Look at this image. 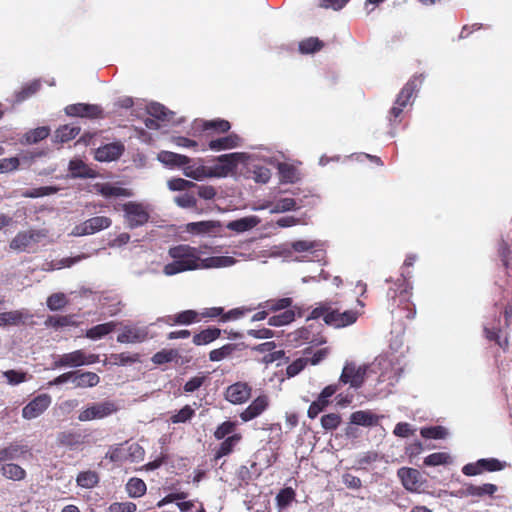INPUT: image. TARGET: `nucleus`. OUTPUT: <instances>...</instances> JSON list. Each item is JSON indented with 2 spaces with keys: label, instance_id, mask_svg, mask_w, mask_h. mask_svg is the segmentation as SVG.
Returning a JSON list of instances; mask_svg holds the SVG:
<instances>
[{
  "label": "nucleus",
  "instance_id": "1",
  "mask_svg": "<svg viewBox=\"0 0 512 512\" xmlns=\"http://www.w3.org/2000/svg\"><path fill=\"white\" fill-rule=\"evenodd\" d=\"M201 254L200 248L187 244L170 247L168 255L173 261L164 266L163 273L166 276H173L185 271L231 267L237 262L232 256H211L202 259Z\"/></svg>",
  "mask_w": 512,
  "mask_h": 512
},
{
  "label": "nucleus",
  "instance_id": "2",
  "mask_svg": "<svg viewBox=\"0 0 512 512\" xmlns=\"http://www.w3.org/2000/svg\"><path fill=\"white\" fill-rule=\"evenodd\" d=\"M144 455L145 451L142 446L138 443H130L126 441L121 444L110 446L105 458L115 463H123L127 461L131 463H139L143 461Z\"/></svg>",
  "mask_w": 512,
  "mask_h": 512
},
{
  "label": "nucleus",
  "instance_id": "3",
  "mask_svg": "<svg viewBox=\"0 0 512 512\" xmlns=\"http://www.w3.org/2000/svg\"><path fill=\"white\" fill-rule=\"evenodd\" d=\"M291 194L292 197L278 198L273 203L265 205L264 208L270 207V213L274 214L295 211L312 204L309 201V195L301 196L298 190H292Z\"/></svg>",
  "mask_w": 512,
  "mask_h": 512
},
{
  "label": "nucleus",
  "instance_id": "4",
  "mask_svg": "<svg viewBox=\"0 0 512 512\" xmlns=\"http://www.w3.org/2000/svg\"><path fill=\"white\" fill-rule=\"evenodd\" d=\"M98 361L95 354H86L83 350L57 355L54 358L53 368H76L94 364Z\"/></svg>",
  "mask_w": 512,
  "mask_h": 512
},
{
  "label": "nucleus",
  "instance_id": "5",
  "mask_svg": "<svg viewBox=\"0 0 512 512\" xmlns=\"http://www.w3.org/2000/svg\"><path fill=\"white\" fill-rule=\"evenodd\" d=\"M422 83V76L414 77L410 81L406 83V85L402 88L400 93L398 94L394 106L391 108L389 112V121L390 123L393 120L397 119L403 109L410 103L411 98L414 93L418 90L419 86Z\"/></svg>",
  "mask_w": 512,
  "mask_h": 512
},
{
  "label": "nucleus",
  "instance_id": "6",
  "mask_svg": "<svg viewBox=\"0 0 512 512\" xmlns=\"http://www.w3.org/2000/svg\"><path fill=\"white\" fill-rule=\"evenodd\" d=\"M248 156L245 153L235 152L217 157V164L210 168L212 178L228 176L239 163L245 162Z\"/></svg>",
  "mask_w": 512,
  "mask_h": 512
},
{
  "label": "nucleus",
  "instance_id": "7",
  "mask_svg": "<svg viewBox=\"0 0 512 512\" xmlns=\"http://www.w3.org/2000/svg\"><path fill=\"white\" fill-rule=\"evenodd\" d=\"M45 237L46 232L44 230L22 231L11 240L10 248L17 252H30Z\"/></svg>",
  "mask_w": 512,
  "mask_h": 512
},
{
  "label": "nucleus",
  "instance_id": "8",
  "mask_svg": "<svg viewBox=\"0 0 512 512\" xmlns=\"http://www.w3.org/2000/svg\"><path fill=\"white\" fill-rule=\"evenodd\" d=\"M367 370V365H357L355 362H346L340 375L339 382L342 384H349L350 387L358 389L365 381Z\"/></svg>",
  "mask_w": 512,
  "mask_h": 512
},
{
  "label": "nucleus",
  "instance_id": "9",
  "mask_svg": "<svg viewBox=\"0 0 512 512\" xmlns=\"http://www.w3.org/2000/svg\"><path fill=\"white\" fill-rule=\"evenodd\" d=\"M112 220L106 216H95L76 225L70 235L75 237L92 235L111 226Z\"/></svg>",
  "mask_w": 512,
  "mask_h": 512
},
{
  "label": "nucleus",
  "instance_id": "10",
  "mask_svg": "<svg viewBox=\"0 0 512 512\" xmlns=\"http://www.w3.org/2000/svg\"><path fill=\"white\" fill-rule=\"evenodd\" d=\"M122 209L130 228L142 226L149 220L147 206L142 203L127 202L123 204Z\"/></svg>",
  "mask_w": 512,
  "mask_h": 512
},
{
  "label": "nucleus",
  "instance_id": "11",
  "mask_svg": "<svg viewBox=\"0 0 512 512\" xmlns=\"http://www.w3.org/2000/svg\"><path fill=\"white\" fill-rule=\"evenodd\" d=\"M407 277H410L409 272H402L401 277L398 278L387 291V297L393 301L392 306L396 305V298L399 297V304L408 302L410 298L409 290L410 284L407 282Z\"/></svg>",
  "mask_w": 512,
  "mask_h": 512
},
{
  "label": "nucleus",
  "instance_id": "12",
  "mask_svg": "<svg viewBox=\"0 0 512 512\" xmlns=\"http://www.w3.org/2000/svg\"><path fill=\"white\" fill-rule=\"evenodd\" d=\"M52 398L48 394H40L31 400L22 409V417L27 420L35 419L50 406Z\"/></svg>",
  "mask_w": 512,
  "mask_h": 512
},
{
  "label": "nucleus",
  "instance_id": "13",
  "mask_svg": "<svg viewBox=\"0 0 512 512\" xmlns=\"http://www.w3.org/2000/svg\"><path fill=\"white\" fill-rule=\"evenodd\" d=\"M403 486L411 492H419L423 486L424 480L421 473L413 468L402 467L397 472Z\"/></svg>",
  "mask_w": 512,
  "mask_h": 512
},
{
  "label": "nucleus",
  "instance_id": "14",
  "mask_svg": "<svg viewBox=\"0 0 512 512\" xmlns=\"http://www.w3.org/2000/svg\"><path fill=\"white\" fill-rule=\"evenodd\" d=\"M115 411V406L111 402H103L94 404L82 410L78 419L82 422L90 421L93 419H102Z\"/></svg>",
  "mask_w": 512,
  "mask_h": 512
},
{
  "label": "nucleus",
  "instance_id": "15",
  "mask_svg": "<svg viewBox=\"0 0 512 512\" xmlns=\"http://www.w3.org/2000/svg\"><path fill=\"white\" fill-rule=\"evenodd\" d=\"M373 367H377L380 371L379 382H388L389 385H394L398 381L400 369L395 367L389 359L377 358Z\"/></svg>",
  "mask_w": 512,
  "mask_h": 512
},
{
  "label": "nucleus",
  "instance_id": "16",
  "mask_svg": "<svg viewBox=\"0 0 512 512\" xmlns=\"http://www.w3.org/2000/svg\"><path fill=\"white\" fill-rule=\"evenodd\" d=\"M183 175L194 179L196 181H202L206 178H212L210 168L204 166L201 160L193 161L189 158L187 164L181 165Z\"/></svg>",
  "mask_w": 512,
  "mask_h": 512
},
{
  "label": "nucleus",
  "instance_id": "17",
  "mask_svg": "<svg viewBox=\"0 0 512 512\" xmlns=\"http://www.w3.org/2000/svg\"><path fill=\"white\" fill-rule=\"evenodd\" d=\"M251 395V387L245 382H237L230 385L226 390V399L233 404L246 402Z\"/></svg>",
  "mask_w": 512,
  "mask_h": 512
},
{
  "label": "nucleus",
  "instance_id": "18",
  "mask_svg": "<svg viewBox=\"0 0 512 512\" xmlns=\"http://www.w3.org/2000/svg\"><path fill=\"white\" fill-rule=\"evenodd\" d=\"M65 113L68 116L96 118L102 113L98 105L77 103L65 107Z\"/></svg>",
  "mask_w": 512,
  "mask_h": 512
},
{
  "label": "nucleus",
  "instance_id": "19",
  "mask_svg": "<svg viewBox=\"0 0 512 512\" xmlns=\"http://www.w3.org/2000/svg\"><path fill=\"white\" fill-rule=\"evenodd\" d=\"M31 318L32 315L26 309L2 312L0 313V327L22 325Z\"/></svg>",
  "mask_w": 512,
  "mask_h": 512
},
{
  "label": "nucleus",
  "instance_id": "20",
  "mask_svg": "<svg viewBox=\"0 0 512 512\" xmlns=\"http://www.w3.org/2000/svg\"><path fill=\"white\" fill-rule=\"evenodd\" d=\"M148 336L147 328L138 326H126L123 331L118 334L117 341L119 343H140Z\"/></svg>",
  "mask_w": 512,
  "mask_h": 512
},
{
  "label": "nucleus",
  "instance_id": "21",
  "mask_svg": "<svg viewBox=\"0 0 512 512\" xmlns=\"http://www.w3.org/2000/svg\"><path fill=\"white\" fill-rule=\"evenodd\" d=\"M124 151L121 143H109L95 151V159L100 162H110L118 159Z\"/></svg>",
  "mask_w": 512,
  "mask_h": 512
},
{
  "label": "nucleus",
  "instance_id": "22",
  "mask_svg": "<svg viewBox=\"0 0 512 512\" xmlns=\"http://www.w3.org/2000/svg\"><path fill=\"white\" fill-rule=\"evenodd\" d=\"M268 407V397L261 395L257 397L241 414L240 418L244 422L253 420L261 415Z\"/></svg>",
  "mask_w": 512,
  "mask_h": 512
},
{
  "label": "nucleus",
  "instance_id": "23",
  "mask_svg": "<svg viewBox=\"0 0 512 512\" xmlns=\"http://www.w3.org/2000/svg\"><path fill=\"white\" fill-rule=\"evenodd\" d=\"M85 438L86 436L79 431H63L57 434V443L69 449H76L85 443Z\"/></svg>",
  "mask_w": 512,
  "mask_h": 512
},
{
  "label": "nucleus",
  "instance_id": "24",
  "mask_svg": "<svg viewBox=\"0 0 512 512\" xmlns=\"http://www.w3.org/2000/svg\"><path fill=\"white\" fill-rule=\"evenodd\" d=\"M96 191L105 198L131 197L132 191L112 183L96 184Z\"/></svg>",
  "mask_w": 512,
  "mask_h": 512
},
{
  "label": "nucleus",
  "instance_id": "25",
  "mask_svg": "<svg viewBox=\"0 0 512 512\" xmlns=\"http://www.w3.org/2000/svg\"><path fill=\"white\" fill-rule=\"evenodd\" d=\"M380 418L381 416L369 410H359L351 414L350 422L359 426L372 427L378 424Z\"/></svg>",
  "mask_w": 512,
  "mask_h": 512
},
{
  "label": "nucleus",
  "instance_id": "26",
  "mask_svg": "<svg viewBox=\"0 0 512 512\" xmlns=\"http://www.w3.org/2000/svg\"><path fill=\"white\" fill-rule=\"evenodd\" d=\"M100 377L90 371H74L73 384L76 388H90L98 385Z\"/></svg>",
  "mask_w": 512,
  "mask_h": 512
},
{
  "label": "nucleus",
  "instance_id": "27",
  "mask_svg": "<svg viewBox=\"0 0 512 512\" xmlns=\"http://www.w3.org/2000/svg\"><path fill=\"white\" fill-rule=\"evenodd\" d=\"M320 317H323L325 323H327L328 325H332L337 328L342 327L340 323H338L340 322L341 318L340 312L337 310L329 311L328 308L324 306L317 307L312 311L311 318L317 319Z\"/></svg>",
  "mask_w": 512,
  "mask_h": 512
},
{
  "label": "nucleus",
  "instance_id": "28",
  "mask_svg": "<svg viewBox=\"0 0 512 512\" xmlns=\"http://www.w3.org/2000/svg\"><path fill=\"white\" fill-rule=\"evenodd\" d=\"M260 223V219L257 216H247L234 221H230L227 224L229 230L242 233L256 227Z\"/></svg>",
  "mask_w": 512,
  "mask_h": 512
},
{
  "label": "nucleus",
  "instance_id": "29",
  "mask_svg": "<svg viewBox=\"0 0 512 512\" xmlns=\"http://www.w3.org/2000/svg\"><path fill=\"white\" fill-rule=\"evenodd\" d=\"M240 140V137L236 134H229L225 137L211 140L209 148L214 151L232 149L239 146Z\"/></svg>",
  "mask_w": 512,
  "mask_h": 512
},
{
  "label": "nucleus",
  "instance_id": "30",
  "mask_svg": "<svg viewBox=\"0 0 512 512\" xmlns=\"http://www.w3.org/2000/svg\"><path fill=\"white\" fill-rule=\"evenodd\" d=\"M498 491V487L492 483H485L482 485L470 484L465 488V494L471 497H485L493 496Z\"/></svg>",
  "mask_w": 512,
  "mask_h": 512
},
{
  "label": "nucleus",
  "instance_id": "31",
  "mask_svg": "<svg viewBox=\"0 0 512 512\" xmlns=\"http://www.w3.org/2000/svg\"><path fill=\"white\" fill-rule=\"evenodd\" d=\"M157 159L169 167H181V165L187 164L189 161V157L171 151H161Z\"/></svg>",
  "mask_w": 512,
  "mask_h": 512
},
{
  "label": "nucleus",
  "instance_id": "32",
  "mask_svg": "<svg viewBox=\"0 0 512 512\" xmlns=\"http://www.w3.org/2000/svg\"><path fill=\"white\" fill-rule=\"evenodd\" d=\"M291 246L296 252H311L318 259L323 256L322 244L317 241L298 240Z\"/></svg>",
  "mask_w": 512,
  "mask_h": 512
},
{
  "label": "nucleus",
  "instance_id": "33",
  "mask_svg": "<svg viewBox=\"0 0 512 512\" xmlns=\"http://www.w3.org/2000/svg\"><path fill=\"white\" fill-rule=\"evenodd\" d=\"M240 440V434H233L224 439V441L220 444L219 448L215 452V460H218L232 453L235 446L240 442Z\"/></svg>",
  "mask_w": 512,
  "mask_h": 512
},
{
  "label": "nucleus",
  "instance_id": "34",
  "mask_svg": "<svg viewBox=\"0 0 512 512\" xmlns=\"http://www.w3.org/2000/svg\"><path fill=\"white\" fill-rule=\"evenodd\" d=\"M50 134V128L47 126H41L36 129H32L28 132H26L22 139V144H35L39 141L47 138Z\"/></svg>",
  "mask_w": 512,
  "mask_h": 512
},
{
  "label": "nucleus",
  "instance_id": "35",
  "mask_svg": "<svg viewBox=\"0 0 512 512\" xmlns=\"http://www.w3.org/2000/svg\"><path fill=\"white\" fill-rule=\"evenodd\" d=\"M116 327V323L111 321L103 324H98L86 332V337L91 340H99L104 336L108 335L112 331H114Z\"/></svg>",
  "mask_w": 512,
  "mask_h": 512
},
{
  "label": "nucleus",
  "instance_id": "36",
  "mask_svg": "<svg viewBox=\"0 0 512 512\" xmlns=\"http://www.w3.org/2000/svg\"><path fill=\"white\" fill-rule=\"evenodd\" d=\"M148 114L162 122H170L173 117V112L167 110V108L159 103H151L147 106Z\"/></svg>",
  "mask_w": 512,
  "mask_h": 512
},
{
  "label": "nucleus",
  "instance_id": "37",
  "mask_svg": "<svg viewBox=\"0 0 512 512\" xmlns=\"http://www.w3.org/2000/svg\"><path fill=\"white\" fill-rule=\"evenodd\" d=\"M0 470H1L2 475L5 478L14 480V481L23 480L26 476L25 470L22 467H20L19 465L14 464V463L4 464V465H2Z\"/></svg>",
  "mask_w": 512,
  "mask_h": 512
},
{
  "label": "nucleus",
  "instance_id": "38",
  "mask_svg": "<svg viewBox=\"0 0 512 512\" xmlns=\"http://www.w3.org/2000/svg\"><path fill=\"white\" fill-rule=\"evenodd\" d=\"M87 256L82 254L75 257H67L60 260L52 261L50 263H46L43 268L46 271L59 270L65 267H71L74 264L80 262L82 259H85Z\"/></svg>",
  "mask_w": 512,
  "mask_h": 512
},
{
  "label": "nucleus",
  "instance_id": "39",
  "mask_svg": "<svg viewBox=\"0 0 512 512\" xmlns=\"http://www.w3.org/2000/svg\"><path fill=\"white\" fill-rule=\"evenodd\" d=\"M220 334V329L208 328L201 331L200 333L195 334L193 337V343L195 345H205L217 339Z\"/></svg>",
  "mask_w": 512,
  "mask_h": 512
},
{
  "label": "nucleus",
  "instance_id": "40",
  "mask_svg": "<svg viewBox=\"0 0 512 512\" xmlns=\"http://www.w3.org/2000/svg\"><path fill=\"white\" fill-rule=\"evenodd\" d=\"M80 132V128L76 126L64 125L57 129L55 133L56 142H67L74 139Z\"/></svg>",
  "mask_w": 512,
  "mask_h": 512
},
{
  "label": "nucleus",
  "instance_id": "41",
  "mask_svg": "<svg viewBox=\"0 0 512 512\" xmlns=\"http://www.w3.org/2000/svg\"><path fill=\"white\" fill-rule=\"evenodd\" d=\"M126 491L132 498L141 497L146 492V484L140 478H131L126 485Z\"/></svg>",
  "mask_w": 512,
  "mask_h": 512
},
{
  "label": "nucleus",
  "instance_id": "42",
  "mask_svg": "<svg viewBox=\"0 0 512 512\" xmlns=\"http://www.w3.org/2000/svg\"><path fill=\"white\" fill-rule=\"evenodd\" d=\"M76 482L78 486L82 488H93L95 487L99 482V477L96 472L93 471H85L79 473L77 476Z\"/></svg>",
  "mask_w": 512,
  "mask_h": 512
},
{
  "label": "nucleus",
  "instance_id": "43",
  "mask_svg": "<svg viewBox=\"0 0 512 512\" xmlns=\"http://www.w3.org/2000/svg\"><path fill=\"white\" fill-rule=\"evenodd\" d=\"M278 172L282 182L293 183L298 179L297 169L287 163H278Z\"/></svg>",
  "mask_w": 512,
  "mask_h": 512
},
{
  "label": "nucleus",
  "instance_id": "44",
  "mask_svg": "<svg viewBox=\"0 0 512 512\" xmlns=\"http://www.w3.org/2000/svg\"><path fill=\"white\" fill-rule=\"evenodd\" d=\"M196 317H197V313L195 311L186 310V311L178 313L177 315H175L173 317L169 316L165 320V322L169 325H172L174 323L188 325V324H191L192 322H194Z\"/></svg>",
  "mask_w": 512,
  "mask_h": 512
},
{
  "label": "nucleus",
  "instance_id": "45",
  "mask_svg": "<svg viewBox=\"0 0 512 512\" xmlns=\"http://www.w3.org/2000/svg\"><path fill=\"white\" fill-rule=\"evenodd\" d=\"M69 171L74 178L91 177L90 169L81 160H71L69 163Z\"/></svg>",
  "mask_w": 512,
  "mask_h": 512
},
{
  "label": "nucleus",
  "instance_id": "46",
  "mask_svg": "<svg viewBox=\"0 0 512 512\" xmlns=\"http://www.w3.org/2000/svg\"><path fill=\"white\" fill-rule=\"evenodd\" d=\"M23 453H24V450H23V448L21 446H19V445H9L8 447L0 449V462L16 460Z\"/></svg>",
  "mask_w": 512,
  "mask_h": 512
},
{
  "label": "nucleus",
  "instance_id": "47",
  "mask_svg": "<svg viewBox=\"0 0 512 512\" xmlns=\"http://www.w3.org/2000/svg\"><path fill=\"white\" fill-rule=\"evenodd\" d=\"M249 171L252 173L253 180L257 183L266 184L271 178L270 169L261 165H253Z\"/></svg>",
  "mask_w": 512,
  "mask_h": 512
},
{
  "label": "nucleus",
  "instance_id": "48",
  "mask_svg": "<svg viewBox=\"0 0 512 512\" xmlns=\"http://www.w3.org/2000/svg\"><path fill=\"white\" fill-rule=\"evenodd\" d=\"M295 319V313L293 310H285L284 312L274 315L269 318V325L271 326H283L291 323Z\"/></svg>",
  "mask_w": 512,
  "mask_h": 512
},
{
  "label": "nucleus",
  "instance_id": "49",
  "mask_svg": "<svg viewBox=\"0 0 512 512\" xmlns=\"http://www.w3.org/2000/svg\"><path fill=\"white\" fill-rule=\"evenodd\" d=\"M43 155V151H24L20 153L19 156H16L17 160H19V168H29L34 163L35 159L42 157Z\"/></svg>",
  "mask_w": 512,
  "mask_h": 512
},
{
  "label": "nucleus",
  "instance_id": "50",
  "mask_svg": "<svg viewBox=\"0 0 512 512\" xmlns=\"http://www.w3.org/2000/svg\"><path fill=\"white\" fill-rule=\"evenodd\" d=\"M295 498V492L292 488L282 489L276 496V503L279 509H285Z\"/></svg>",
  "mask_w": 512,
  "mask_h": 512
},
{
  "label": "nucleus",
  "instance_id": "51",
  "mask_svg": "<svg viewBox=\"0 0 512 512\" xmlns=\"http://www.w3.org/2000/svg\"><path fill=\"white\" fill-rule=\"evenodd\" d=\"M422 437L427 439H444L448 432L442 426L424 427L420 430Z\"/></svg>",
  "mask_w": 512,
  "mask_h": 512
},
{
  "label": "nucleus",
  "instance_id": "52",
  "mask_svg": "<svg viewBox=\"0 0 512 512\" xmlns=\"http://www.w3.org/2000/svg\"><path fill=\"white\" fill-rule=\"evenodd\" d=\"M56 187L52 186H44V187H38V188H31L23 192L24 197L28 198H40L43 196L52 195L57 192Z\"/></svg>",
  "mask_w": 512,
  "mask_h": 512
},
{
  "label": "nucleus",
  "instance_id": "53",
  "mask_svg": "<svg viewBox=\"0 0 512 512\" xmlns=\"http://www.w3.org/2000/svg\"><path fill=\"white\" fill-rule=\"evenodd\" d=\"M67 297L64 293H54L47 299V306L51 311L62 309L67 304Z\"/></svg>",
  "mask_w": 512,
  "mask_h": 512
},
{
  "label": "nucleus",
  "instance_id": "54",
  "mask_svg": "<svg viewBox=\"0 0 512 512\" xmlns=\"http://www.w3.org/2000/svg\"><path fill=\"white\" fill-rule=\"evenodd\" d=\"M235 349L233 344H226L221 348L214 349L209 353V359L213 362L221 361L228 357Z\"/></svg>",
  "mask_w": 512,
  "mask_h": 512
},
{
  "label": "nucleus",
  "instance_id": "55",
  "mask_svg": "<svg viewBox=\"0 0 512 512\" xmlns=\"http://www.w3.org/2000/svg\"><path fill=\"white\" fill-rule=\"evenodd\" d=\"M236 424L231 421H225L220 424L214 432V436L217 440L226 439L227 436L234 434Z\"/></svg>",
  "mask_w": 512,
  "mask_h": 512
},
{
  "label": "nucleus",
  "instance_id": "56",
  "mask_svg": "<svg viewBox=\"0 0 512 512\" xmlns=\"http://www.w3.org/2000/svg\"><path fill=\"white\" fill-rule=\"evenodd\" d=\"M450 460V456L444 452H436L428 455L424 459V464L426 466H438L447 464Z\"/></svg>",
  "mask_w": 512,
  "mask_h": 512
},
{
  "label": "nucleus",
  "instance_id": "57",
  "mask_svg": "<svg viewBox=\"0 0 512 512\" xmlns=\"http://www.w3.org/2000/svg\"><path fill=\"white\" fill-rule=\"evenodd\" d=\"M215 228V222L212 221H200L192 222L187 225V230L191 233H206L210 232Z\"/></svg>",
  "mask_w": 512,
  "mask_h": 512
},
{
  "label": "nucleus",
  "instance_id": "58",
  "mask_svg": "<svg viewBox=\"0 0 512 512\" xmlns=\"http://www.w3.org/2000/svg\"><path fill=\"white\" fill-rule=\"evenodd\" d=\"M321 42L317 38H308L299 43V50L303 54L313 53L320 50Z\"/></svg>",
  "mask_w": 512,
  "mask_h": 512
},
{
  "label": "nucleus",
  "instance_id": "59",
  "mask_svg": "<svg viewBox=\"0 0 512 512\" xmlns=\"http://www.w3.org/2000/svg\"><path fill=\"white\" fill-rule=\"evenodd\" d=\"M341 423V416L338 413H330L321 417V425L325 430H334Z\"/></svg>",
  "mask_w": 512,
  "mask_h": 512
},
{
  "label": "nucleus",
  "instance_id": "60",
  "mask_svg": "<svg viewBox=\"0 0 512 512\" xmlns=\"http://www.w3.org/2000/svg\"><path fill=\"white\" fill-rule=\"evenodd\" d=\"M167 186L171 191H185L191 187H195L196 184L182 178H172L168 180Z\"/></svg>",
  "mask_w": 512,
  "mask_h": 512
},
{
  "label": "nucleus",
  "instance_id": "61",
  "mask_svg": "<svg viewBox=\"0 0 512 512\" xmlns=\"http://www.w3.org/2000/svg\"><path fill=\"white\" fill-rule=\"evenodd\" d=\"M478 465L481 467V471H499L503 468L501 462L495 458H483L478 460Z\"/></svg>",
  "mask_w": 512,
  "mask_h": 512
},
{
  "label": "nucleus",
  "instance_id": "62",
  "mask_svg": "<svg viewBox=\"0 0 512 512\" xmlns=\"http://www.w3.org/2000/svg\"><path fill=\"white\" fill-rule=\"evenodd\" d=\"M329 401L322 399L320 396L311 403L308 409V417L311 419L316 418L319 413H321L325 407L328 405Z\"/></svg>",
  "mask_w": 512,
  "mask_h": 512
},
{
  "label": "nucleus",
  "instance_id": "63",
  "mask_svg": "<svg viewBox=\"0 0 512 512\" xmlns=\"http://www.w3.org/2000/svg\"><path fill=\"white\" fill-rule=\"evenodd\" d=\"M195 411L191 406L186 405L171 417L172 423H184L192 418Z\"/></svg>",
  "mask_w": 512,
  "mask_h": 512
},
{
  "label": "nucleus",
  "instance_id": "64",
  "mask_svg": "<svg viewBox=\"0 0 512 512\" xmlns=\"http://www.w3.org/2000/svg\"><path fill=\"white\" fill-rule=\"evenodd\" d=\"M136 504L133 502H114L110 504L107 512H135Z\"/></svg>",
  "mask_w": 512,
  "mask_h": 512
}]
</instances>
